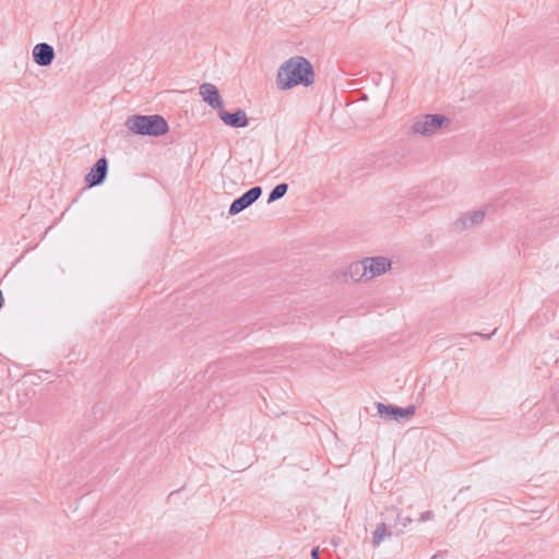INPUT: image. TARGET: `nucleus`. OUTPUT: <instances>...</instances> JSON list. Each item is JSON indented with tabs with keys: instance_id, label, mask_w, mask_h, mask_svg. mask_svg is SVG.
<instances>
[{
	"instance_id": "2eb2a0df",
	"label": "nucleus",
	"mask_w": 559,
	"mask_h": 559,
	"mask_svg": "<svg viewBox=\"0 0 559 559\" xmlns=\"http://www.w3.org/2000/svg\"><path fill=\"white\" fill-rule=\"evenodd\" d=\"M349 275L355 282L361 281L364 277L368 280V273L364 260L350 264Z\"/></svg>"
},
{
	"instance_id": "aec40b11",
	"label": "nucleus",
	"mask_w": 559,
	"mask_h": 559,
	"mask_svg": "<svg viewBox=\"0 0 559 559\" xmlns=\"http://www.w3.org/2000/svg\"><path fill=\"white\" fill-rule=\"evenodd\" d=\"M311 559H320V550L319 547L312 548L311 552Z\"/></svg>"
},
{
	"instance_id": "dca6fc26",
	"label": "nucleus",
	"mask_w": 559,
	"mask_h": 559,
	"mask_svg": "<svg viewBox=\"0 0 559 559\" xmlns=\"http://www.w3.org/2000/svg\"><path fill=\"white\" fill-rule=\"evenodd\" d=\"M287 191L288 185L286 182L276 185L269 193L267 203H272L282 199L287 193Z\"/></svg>"
},
{
	"instance_id": "f8f14e48",
	"label": "nucleus",
	"mask_w": 559,
	"mask_h": 559,
	"mask_svg": "<svg viewBox=\"0 0 559 559\" xmlns=\"http://www.w3.org/2000/svg\"><path fill=\"white\" fill-rule=\"evenodd\" d=\"M485 216V210H477L472 213H466L462 215V217L459 221L455 222V228L462 230L467 227L479 225L484 221Z\"/></svg>"
},
{
	"instance_id": "9b49d317",
	"label": "nucleus",
	"mask_w": 559,
	"mask_h": 559,
	"mask_svg": "<svg viewBox=\"0 0 559 559\" xmlns=\"http://www.w3.org/2000/svg\"><path fill=\"white\" fill-rule=\"evenodd\" d=\"M403 158H404L403 152H400L399 150H395V148H390V150L381 152L377 156L374 164L378 168H384V167L393 166L395 164H400L403 160Z\"/></svg>"
},
{
	"instance_id": "423d86ee",
	"label": "nucleus",
	"mask_w": 559,
	"mask_h": 559,
	"mask_svg": "<svg viewBox=\"0 0 559 559\" xmlns=\"http://www.w3.org/2000/svg\"><path fill=\"white\" fill-rule=\"evenodd\" d=\"M108 167L109 162L105 156L98 158L84 178L86 186L93 188L104 183L107 178Z\"/></svg>"
},
{
	"instance_id": "7ed1b4c3",
	"label": "nucleus",
	"mask_w": 559,
	"mask_h": 559,
	"mask_svg": "<svg viewBox=\"0 0 559 559\" xmlns=\"http://www.w3.org/2000/svg\"><path fill=\"white\" fill-rule=\"evenodd\" d=\"M376 407L380 418H382L385 421H402L404 419H409L415 415L416 412V407L414 405L401 407L394 404H384L382 402H377Z\"/></svg>"
},
{
	"instance_id": "4468645a",
	"label": "nucleus",
	"mask_w": 559,
	"mask_h": 559,
	"mask_svg": "<svg viewBox=\"0 0 559 559\" xmlns=\"http://www.w3.org/2000/svg\"><path fill=\"white\" fill-rule=\"evenodd\" d=\"M401 535H403L402 528L396 531H389L385 524L379 523L372 534V544L373 546H379L385 539V537H399Z\"/></svg>"
},
{
	"instance_id": "20e7f679",
	"label": "nucleus",
	"mask_w": 559,
	"mask_h": 559,
	"mask_svg": "<svg viewBox=\"0 0 559 559\" xmlns=\"http://www.w3.org/2000/svg\"><path fill=\"white\" fill-rule=\"evenodd\" d=\"M449 119L441 114L425 115L423 120H418L411 127V132L414 134L430 135L437 130L441 129Z\"/></svg>"
},
{
	"instance_id": "412c9836",
	"label": "nucleus",
	"mask_w": 559,
	"mask_h": 559,
	"mask_svg": "<svg viewBox=\"0 0 559 559\" xmlns=\"http://www.w3.org/2000/svg\"><path fill=\"white\" fill-rule=\"evenodd\" d=\"M3 304H4V297H3L2 292L0 290V309L2 308Z\"/></svg>"
},
{
	"instance_id": "a211bd4d",
	"label": "nucleus",
	"mask_w": 559,
	"mask_h": 559,
	"mask_svg": "<svg viewBox=\"0 0 559 559\" xmlns=\"http://www.w3.org/2000/svg\"><path fill=\"white\" fill-rule=\"evenodd\" d=\"M435 516L433 512L432 511H425L420 514L419 516V521L420 522H426V521H429V520H432Z\"/></svg>"
},
{
	"instance_id": "39448f33",
	"label": "nucleus",
	"mask_w": 559,
	"mask_h": 559,
	"mask_svg": "<svg viewBox=\"0 0 559 559\" xmlns=\"http://www.w3.org/2000/svg\"><path fill=\"white\" fill-rule=\"evenodd\" d=\"M262 187L254 186L250 188L248 191L242 193L240 197L236 198L228 210V214L230 216H235L249 206H251L261 195H262Z\"/></svg>"
},
{
	"instance_id": "0eeeda50",
	"label": "nucleus",
	"mask_w": 559,
	"mask_h": 559,
	"mask_svg": "<svg viewBox=\"0 0 559 559\" xmlns=\"http://www.w3.org/2000/svg\"><path fill=\"white\" fill-rule=\"evenodd\" d=\"M200 95L202 99L217 114L224 108L223 99L218 88L212 83H203L200 85Z\"/></svg>"
},
{
	"instance_id": "9d476101",
	"label": "nucleus",
	"mask_w": 559,
	"mask_h": 559,
	"mask_svg": "<svg viewBox=\"0 0 559 559\" xmlns=\"http://www.w3.org/2000/svg\"><path fill=\"white\" fill-rule=\"evenodd\" d=\"M364 263L368 273V280L384 274L391 269V261L385 257L365 258Z\"/></svg>"
},
{
	"instance_id": "1a4fd4ad",
	"label": "nucleus",
	"mask_w": 559,
	"mask_h": 559,
	"mask_svg": "<svg viewBox=\"0 0 559 559\" xmlns=\"http://www.w3.org/2000/svg\"><path fill=\"white\" fill-rule=\"evenodd\" d=\"M55 49L47 43H39L33 48L32 57L39 67H49L55 59Z\"/></svg>"
},
{
	"instance_id": "f257e3e1",
	"label": "nucleus",
	"mask_w": 559,
	"mask_h": 559,
	"mask_svg": "<svg viewBox=\"0 0 559 559\" xmlns=\"http://www.w3.org/2000/svg\"><path fill=\"white\" fill-rule=\"evenodd\" d=\"M314 68L302 56H294L283 62L277 69L276 85L281 91H287L295 86H311L314 83Z\"/></svg>"
},
{
	"instance_id": "6ab92c4d",
	"label": "nucleus",
	"mask_w": 559,
	"mask_h": 559,
	"mask_svg": "<svg viewBox=\"0 0 559 559\" xmlns=\"http://www.w3.org/2000/svg\"><path fill=\"white\" fill-rule=\"evenodd\" d=\"M497 330H498V329L496 328L491 333H488V334L478 333V332H475V333H473V334H474V335H479V336H480L481 338H484V340H489V338H491V336H492V335H495V334H496Z\"/></svg>"
},
{
	"instance_id": "f03ea898",
	"label": "nucleus",
	"mask_w": 559,
	"mask_h": 559,
	"mask_svg": "<svg viewBox=\"0 0 559 559\" xmlns=\"http://www.w3.org/2000/svg\"><path fill=\"white\" fill-rule=\"evenodd\" d=\"M124 126L134 134L158 138L169 131L167 120L158 115H131L127 118Z\"/></svg>"
},
{
	"instance_id": "4be33fe9",
	"label": "nucleus",
	"mask_w": 559,
	"mask_h": 559,
	"mask_svg": "<svg viewBox=\"0 0 559 559\" xmlns=\"http://www.w3.org/2000/svg\"><path fill=\"white\" fill-rule=\"evenodd\" d=\"M431 559H442V554L438 552V554H435Z\"/></svg>"
},
{
	"instance_id": "ddd939ff",
	"label": "nucleus",
	"mask_w": 559,
	"mask_h": 559,
	"mask_svg": "<svg viewBox=\"0 0 559 559\" xmlns=\"http://www.w3.org/2000/svg\"><path fill=\"white\" fill-rule=\"evenodd\" d=\"M382 518V524H385L389 531H396L399 530V522L401 520V512L400 510L394 507H386L384 511L381 513Z\"/></svg>"
},
{
	"instance_id": "f3484780",
	"label": "nucleus",
	"mask_w": 559,
	"mask_h": 559,
	"mask_svg": "<svg viewBox=\"0 0 559 559\" xmlns=\"http://www.w3.org/2000/svg\"><path fill=\"white\" fill-rule=\"evenodd\" d=\"M412 519L409 516H402L401 515V520L399 522V528H402L404 531V528L412 523Z\"/></svg>"
},
{
	"instance_id": "6e6552de",
	"label": "nucleus",
	"mask_w": 559,
	"mask_h": 559,
	"mask_svg": "<svg viewBox=\"0 0 559 559\" xmlns=\"http://www.w3.org/2000/svg\"><path fill=\"white\" fill-rule=\"evenodd\" d=\"M219 119L230 128H245L249 124V119L243 109L237 108L234 112H229L225 107L218 112Z\"/></svg>"
}]
</instances>
